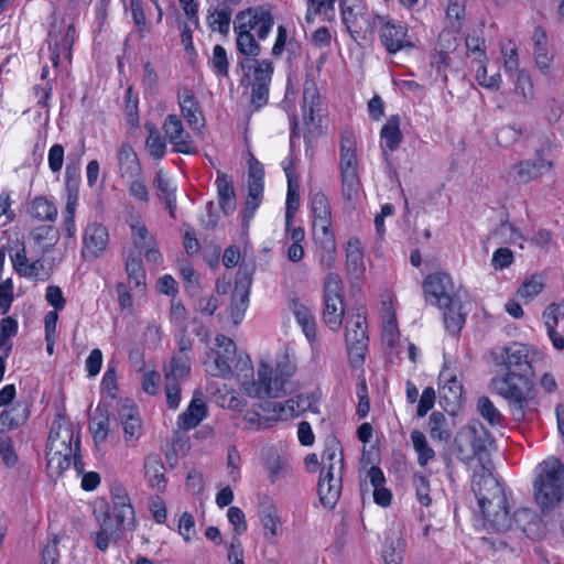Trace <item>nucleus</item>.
Segmentation results:
<instances>
[{
  "label": "nucleus",
  "mask_w": 564,
  "mask_h": 564,
  "mask_svg": "<svg viewBox=\"0 0 564 564\" xmlns=\"http://www.w3.org/2000/svg\"><path fill=\"white\" fill-rule=\"evenodd\" d=\"M406 29L402 24H395L390 21L384 22L380 31V40L390 54L412 47V43L405 40Z\"/></svg>",
  "instance_id": "aec40b11"
},
{
  "label": "nucleus",
  "mask_w": 564,
  "mask_h": 564,
  "mask_svg": "<svg viewBox=\"0 0 564 564\" xmlns=\"http://www.w3.org/2000/svg\"><path fill=\"white\" fill-rule=\"evenodd\" d=\"M543 289V283L540 278L532 276L524 281L518 290L521 297H533L538 295Z\"/></svg>",
  "instance_id": "774afa93"
},
{
  "label": "nucleus",
  "mask_w": 564,
  "mask_h": 564,
  "mask_svg": "<svg viewBox=\"0 0 564 564\" xmlns=\"http://www.w3.org/2000/svg\"><path fill=\"white\" fill-rule=\"evenodd\" d=\"M108 245V231L99 224H89L84 232L82 256L85 260L97 259Z\"/></svg>",
  "instance_id": "2eb2a0df"
},
{
  "label": "nucleus",
  "mask_w": 564,
  "mask_h": 564,
  "mask_svg": "<svg viewBox=\"0 0 564 564\" xmlns=\"http://www.w3.org/2000/svg\"><path fill=\"white\" fill-rule=\"evenodd\" d=\"M267 468L269 470L271 481L274 482L288 471L289 466L280 456L273 455L267 459Z\"/></svg>",
  "instance_id": "69168bd1"
},
{
  "label": "nucleus",
  "mask_w": 564,
  "mask_h": 564,
  "mask_svg": "<svg viewBox=\"0 0 564 564\" xmlns=\"http://www.w3.org/2000/svg\"><path fill=\"white\" fill-rule=\"evenodd\" d=\"M405 543L403 539L392 533L386 538L382 557L386 564H400L403 561Z\"/></svg>",
  "instance_id": "4c0bfd02"
},
{
  "label": "nucleus",
  "mask_w": 564,
  "mask_h": 564,
  "mask_svg": "<svg viewBox=\"0 0 564 564\" xmlns=\"http://www.w3.org/2000/svg\"><path fill=\"white\" fill-rule=\"evenodd\" d=\"M133 22L137 26L140 37L147 32V19L140 0H130Z\"/></svg>",
  "instance_id": "0e129e2a"
},
{
  "label": "nucleus",
  "mask_w": 564,
  "mask_h": 564,
  "mask_svg": "<svg viewBox=\"0 0 564 564\" xmlns=\"http://www.w3.org/2000/svg\"><path fill=\"white\" fill-rule=\"evenodd\" d=\"M216 343L219 350L208 372L215 377H227L231 373L230 361L236 355V344L225 335H217Z\"/></svg>",
  "instance_id": "a211bd4d"
},
{
  "label": "nucleus",
  "mask_w": 564,
  "mask_h": 564,
  "mask_svg": "<svg viewBox=\"0 0 564 564\" xmlns=\"http://www.w3.org/2000/svg\"><path fill=\"white\" fill-rule=\"evenodd\" d=\"M207 415V406L200 393H195L187 409L180 414L177 426L183 431L196 427Z\"/></svg>",
  "instance_id": "4be33fe9"
},
{
  "label": "nucleus",
  "mask_w": 564,
  "mask_h": 564,
  "mask_svg": "<svg viewBox=\"0 0 564 564\" xmlns=\"http://www.w3.org/2000/svg\"><path fill=\"white\" fill-rule=\"evenodd\" d=\"M119 416L122 421L124 438L127 441L138 440L142 432V425L140 417L137 415L134 405L126 401V403L121 405Z\"/></svg>",
  "instance_id": "c756f323"
},
{
  "label": "nucleus",
  "mask_w": 564,
  "mask_h": 564,
  "mask_svg": "<svg viewBox=\"0 0 564 564\" xmlns=\"http://www.w3.org/2000/svg\"><path fill=\"white\" fill-rule=\"evenodd\" d=\"M207 23L213 31H218L223 35H227L229 33L230 21L227 13H219L214 11H208Z\"/></svg>",
  "instance_id": "052dcab7"
},
{
  "label": "nucleus",
  "mask_w": 564,
  "mask_h": 564,
  "mask_svg": "<svg viewBox=\"0 0 564 564\" xmlns=\"http://www.w3.org/2000/svg\"><path fill=\"white\" fill-rule=\"evenodd\" d=\"M163 131L170 142L186 134L182 120L176 115H169L163 123Z\"/></svg>",
  "instance_id": "4d7b16f0"
},
{
  "label": "nucleus",
  "mask_w": 564,
  "mask_h": 564,
  "mask_svg": "<svg viewBox=\"0 0 564 564\" xmlns=\"http://www.w3.org/2000/svg\"><path fill=\"white\" fill-rule=\"evenodd\" d=\"M72 456L73 455H63V456H52L46 457L47 459V469L50 471V475L53 476H61L62 473L69 468L72 464Z\"/></svg>",
  "instance_id": "e2e57ef3"
},
{
  "label": "nucleus",
  "mask_w": 564,
  "mask_h": 564,
  "mask_svg": "<svg viewBox=\"0 0 564 564\" xmlns=\"http://www.w3.org/2000/svg\"><path fill=\"white\" fill-rule=\"evenodd\" d=\"M263 196V182H248V196L243 213V221L248 223L254 215Z\"/></svg>",
  "instance_id": "37998d69"
},
{
  "label": "nucleus",
  "mask_w": 564,
  "mask_h": 564,
  "mask_svg": "<svg viewBox=\"0 0 564 564\" xmlns=\"http://www.w3.org/2000/svg\"><path fill=\"white\" fill-rule=\"evenodd\" d=\"M312 213L314 215L313 231L330 228V207L322 192L312 196Z\"/></svg>",
  "instance_id": "7c9ffc66"
},
{
  "label": "nucleus",
  "mask_w": 564,
  "mask_h": 564,
  "mask_svg": "<svg viewBox=\"0 0 564 564\" xmlns=\"http://www.w3.org/2000/svg\"><path fill=\"white\" fill-rule=\"evenodd\" d=\"M551 167L552 162L536 158L534 160L521 161L514 169L519 180L527 183L546 173Z\"/></svg>",
  "instance_id": "2f4dec72"
},
{
  "label": "nucleus",
  "mask_w": 564,
  "mask_h": 564,
  "mask_svg": "<svg viewBox=\"0 0 564 564\" xmlns=\"http://www.w3.org/2000/svg\"><path fill=\"white\" fill-rule=\"evenodd\" d=\"M229 522L234 525L237 535H241L247 531V522L245 513L238 507H230L227 512Z\"/></svg>",
  "instance_id": "338daca9"
},
{
  "label": "nucleus",
  "mask_w": 564,
  "mask_h": 564,
  "mask_svg": "<svg viewBox=\"0 0 564 564\" xmlns=\"http://www.w3.org/2000/svg\"><path fill=\"white\" fill-rule=\"evenodd\" d=\"M347 270L359 276L364 270V252L359 239L351 238L348 241L346 251Z\"/></svg>",
  "instance_id": "ea45409f"
},
{
  "label": "nucleus",
  "mask_w": 564,
  "mask_h": 564,
  "mask_svg": "<svg viewBox=\"0 0 564 564\" xmlns=\"http://www.w3.org/2000/svg\"><path fill=\"white\" fill-rule=\"evenodd\" d=\"M343 195L345 199L351 200L357 197L360 191V181L357 171L341 172Z\"/></svg>",
  "instance_id": "6e6d98bb"
},
{
  "label": "nucleus",
  "mask_w": 564,
  "mask_h": 564,
  "mask_svg": "<svg viewBox=\"0 0 564 564\" xmlns=\"http://www.w3.org/2000/svg\"><path fill=\"white\" fill-rule=\"evenodd\" d=\"M490 384L492 391L508 402L513 419L524 420L532 392L530 375L510 371L503 376L494 377Z\"/></svg>",
  "instance_id": "f257e3e1"
},
{
  "label": "nucleus",
  "mask_w": 564,
  "mask_h": 564,
  "mask_svg": "<svg viewBox=\"0 0 564 564\" xmlns=\"http://www.w3.org/2000/svg\"><path fill=\"white\" fill-rule=\"evenodd\" d=\"M429 433L433 440L440 442H449L452 438V429L446 416L438 411H434L429 417Z\"/></svg>",
  "instance_id": "e433bc0d"
},
{
  "label": "nucleus",
  "mask_w": 564,
  "mask_h": 564,
  "mask_svg": "<svg viewBox=\"0 0 564 564\" xmlns=\"http://www.w3.org/2000/svg\"><path fill=\"white\" fill-rule=\"evenodd\" d=\"M424 292L426 300L440 308L444 304L459 299L454 291V284L451 276L444 272L429 274L424 281Z\"/></svg>",
  "instance_id": "9d476101"
},
{
  "label": "nucleus",
  "mask_w": 564,
  "mask_h": 564,
  "mask_svg": "<svg viewBox=\"0 0 564 564\" xmlns=\"http://www.w3.org/2000/svg\"><path fill=\"white\" fill-rule=\"evenodd\" d=\"M32 235L37 243L43 245L45 251L54 247L59 237L57 228L52 225L40 226L34 229Z\"/></svg>",
  "instance_id": "8fccbe9b"
},
{
  "label": "nucleus",
  "mask_w": 564,
  "mask_h": 564,
  "mask_svg": "<svg viewBox=\"0 0 564 564\" xmlns=\"http://www.w3.org/2000/svg\"><path fill=\"white\" fill-rule=\"evenodd\" d=\"M273 74V64L269 59L257 62L252 79L246 82V86L251 87L250 102L253 110H259L268 104L269 86Z\"/></svg>",
  "instance_id": "1a4fd4ad"
},
{
  "label": "nucleus",
  "mask_w": 564,
  "mask_h": 564,
  "mask_svg": "<svg viewBox=\"0 0 564 564\" xmlns=\"http://www.w3.org/2000/svg\"><path fill=\"white\" fill-rule=\"evenodd\" d=\"M303 121L306 126L321 127L322 108L319 91L314 83H305L303 89Z\"/></svg>",
  "instance_id": "f3484780"
},
{
  "label": "nucleus",
  "mask_w": 564,
  "mask_h": 564,
  "mask_svg": "<svg viewBox=\"0 0 564 564\" xmlns=\"http://www.w3.org/2000/svg\"><path fill=\"white\" fill-rule=\"evenodd\" d=\"M118 165L122 178L133 180L141 175L138 156L129 143H123L118 150Z\"/></svg>",
  "instance_id": "b1692460"
},
{
  "label": "nucleus",
  "mask_w": 564,
  "mask_h": 564,
  "mask_svg": "<svg viewBox=\"0 0 564 564\" xmlns=\"http://www.w3.org/2000/svg\"><path fill=\"white\" fill-rule=\"evenodd\" d=\"M258 514L263 529L267 531L265 535L270 534V538L276 536L280 519L276 507L268 497L261 499Z\"/></svg>",
  "instance_id": "72a5a7b5"
},
{
  "label": "nucleus",
  "mask_w": 564,
  "mask_h": 564,
  "mask_svg": "<svg viewBox=\"0 0 564 564\" xmlns=\"http://www.w3.org/2000/svg\"><path fill=\"white\" fill-rule=\"evenodd\" d=\"M345 328L349 364L352 368H359L365 362V354L369 341L366 312L358 311L356 315L348 317Z\"/></svg>",
  "instance_id": "423d86ee"
},
{
  "label": "nucleus",
  "mask_w": 564,
  "mask_h": 564,
  "mask_svg": "<svg viewBox=\"0 0 564 564\" xmlns=\"http://www.w3.org/2000/svg\"><path fill=\"white\" fill-rule=\"evenodd\" d=\"M451 361L445 360L438 376L440 398L447 404L458 405L463 397V384L449 367Z\"/></svg>",
  "instance_id": "6ab92c4d"
},
{
  "label": "nucleus",
  "mask_w": 564,
  "mask_h": 564,
  "mask_svg": "<svg viewBox=\"0 0 564 564\" xmlns=\"http://www.w3.org/2000/svg\"><path fill=\"white\" fill-rule=\"evenodd\" d=\"M296 369L293 358L284 352L278 357L275 369L269 364L260 362L258 380L253 383L258 398H280L285 393V384Z\"/></svg>",
  "instance_id": "7ed1b4c3"
},
{
  "label": "nucleus",
  "mask_w": 564,
  "mask_h": 564,
  "mask_svg": "<svg viewBox=\"0 0 564 564\" xmlns=\"http://www.w3.org/2000/svg\"><path fill=\"white\" fill-rule=\"evenodd\" d=\"M178 105L183 117L188 126L193 129L198 128V115H202L199 104L194 93L186 87H182L177 91Z\"/></svg>",
  "instance_id": "bb28decb"
},
{
  "label": "nucleus",
  "mask_w": 564,
  "mask_h": 564,
  "mask_svg": "<svg viewBox=\"0 0 564 564\" xmlns=\"http://www.w3.org/2000/svg\"><path fill=\"white\" fill-rule=\"evenodd\" d=\"M253 270L254 269L252 265H249L246 263H242L239 267V270L236 274L234 291H237V292L246 291V292L250 293V285L252 282Z\"/></svg>",
  "instance_id": "13d9d810"
},
{
  "label": "nucleus",
  "mask_w": 564,
  "mask_h": 564,
  "mask_svg": "<svg viewBox=\"0 0 564 564\" xmlns=\"http://www.w3.org/2000/svg\"><path fill=\"white\" fill-rule=\"evenodd\" d=\"M477 410L479 414L491 425H500L503 416L494 405L488 397H480L477 401Z\"/></svg>",
  "instance_id": "3c124183"
},
{
  "label": "nucleus",
  "mask_w": 564,
  "mask_h": 564,
  "mask_svg": "<svg viewBox=\"0 0 564 564\" xmlns=\"http://www.w3.org/2000/svg\"><path fill=\"white\" fill-rule=\"evenodd\" d=\"M411 441L415 452L417 453V463L424 467L435 457L434 449L429 445L426 436L421 431L411 432Z\"/></svg>",
  "instance_id": "c03bdc74"
},
{
  "label": "nucleus",
  "mask_w": 564,
  "mask_h": 564,
  "mask_svg": "<svg viewBox=\"0 0 564 564\" xmlns=\"http://www.w3.org/2000/svg\"><path fill=\"white\" fill-rule=\"evenodd\" d=\"M292 311L297 322L302 325L306 336L310 337V333H314V321L310 310L303 304L293 302Z\"/></svg>",
  "instance_id": "bf43d9fd"
},
{
  "label": "nucleus",
  "mask_w": 564,
  "mask_h": 564,
  "mask_svg": "<svg viewBox=\"0 0 564 564\" xmlns=\"http://www.w3.org/2000/svg\"><path fill=\"white\" fill-rule=\"evenodd\" d=\"M234 31L237 34L236 45L239 53L243 56L258 57L261 53V47L251 33V26L239 23V25L234 26Z\"/></svg>",
  "instance_id": "c85d7f7f"
},
{
  "label": "nucleus",
  "mask_w": 564,
  "mask_h": 564,
  "mask_svg": "<svg viewBox=\"0 0 564 564\" xmlns=\"http://www.w3.org/2000/svg\"><path fill=\"white\" fill-rule=\"evenodd\" d=\"M381 138L386 148L395 151L402 142V133L400 131V118L397 115L390 116L387 123L381 129Z\"/></svg>",
  "instance_id": "58836bf2"
},
{
  "label": "nucleus",
  "mask_w": 564,
  "mask_h": 564,
  "mask_svg": "<svg viewBox=\"0 0 564 564\" xmlns=\"http://www.w3.org/2000/svg\"><path fill=\"white\" fill-rule=\"evenodd\" d=\"M344 459H338L337 473H333V466H328V471H322L317 485V494L321 503L327 508L333 509L341 494V477H343Z\"/></svg>",
  "instance_id": "9b49d317"
},
{
  "label": "nucleus",
  "mask_w": 564,
  "mask_h": 564,
  "mask_svg": "<svg viewBox=\"0 0 564 564\" xmlns=\"http://www.w3.org/2000/svg\"><path fill=\"white\" fill-rule=\"evenodd\" d=\"M345 314L343 284L338 274L329 273L324 284L323 321L332 330H338Z\"/></svg>",
  "instance_id": "0eeeda50"
},
{
  "label": "nucleus",
  "mask_w": 564,
  "mask_h": 564,
  "mask_svg": "<svg viewBox=\"0 0 564 564\" xmlns=\"http://www.w3.org/2000/svg\"><path fill=\"white\" fill-rule=\"evenodd\" d=\"M343 458V451L339 448L338 442L336 438H329L327 440L326 447L322 455V464H323V470L322 471H328V466H333V473H337L336 465H338V459Z\"/></svg>",
  "instance_id": "09e8293b"
},
{
  "label": "nucleus",
  "mask_w": 564,
  "mask_h": 564,
  "mask_svg": "<svg viewBox=\"0 0 564 564\" xmlns=\"http://www.w3.org/2000/svg\"><path fill=\"white\" fill-rule=\"evenodd\" d=\"M126 271L130 283H133L135 288L145 285V272L140 258H129L126 261Z\"/></svg>",
  "instance_id": "864d4df0"
},
{
  "label": "nucleus",
  "mask_w": 564,
  "mask_h": 564,
  "mask_svg": "<svg viewBox=\"0 0 564 564\" xmlns=\"http://www.w3.org/2000/svg\"><path fill=\"white\" fill-rule=\"evenodd\" d=\"M249 292L234 291L231 295V318L237 325L243 318L245 312L248 307Z\"/></svg>",
  "instance_id": "5fc2aeb1"
},
{
  "label": "nucleus",
  "mask_w": 564,
  "mask_h": 564,
  "mask_svg": "<svg viewBox=\"0 0 564 564\" xmlns=\"http://www.w3.org/2000/svg\"><path fill=\"white\" fill-rule=\"evenodd\" d=\"M528 357V348L522 344L513 343L508 347L501 348L500 355L496 357V360H501V364L506 366L507 372H523L531 376L532 366Z\"/></svg>",
  "instance_id": "dca6fc26"
},
{
  "label": "nucleus",
  "mask_w": 564,
  "mask_h": 564,
  "mask_svg": "<svg viewBox=\"0 0 564 564\" xmlns=\"http://www.w3.org/2000/svg\"><path fill=\"white\" fill-rule=\"evenodd\" d=\"M564 496V465L558 458L550 457L541 464V471L534 481V498L543 513L551 511Z\"/></svg>",
  "instance_id": "f03ea898"
},
{
  "label": "nucleus",
  "mask_w": 564,
  "mask_h": 564,
  "mask_svg": "<svg viewBox=\"0 0 564 564\" xmlns=\"http://www.w3.org/2000/svg\"><path fill=\"white\" fill-rule=\"evenodd\" d=\"M132 524L133 523L119 522L117 513H113L112 516L108 509H106L102 512L101 518H99L100 530H102L104 533H108L110 536H112L113 542H117L121 539V528L130 527Z\"/></svg>",
  "instance_id": "49530a36"
},
{
  "label": "nucleus",
  "mask_w": 564,
  "mask_h": 564,
  "mask_svg": "<svg viewBox=\"0 0 564 564\" xmlns=\"http://www.w3.org/2000/svg\"><path fill=\"white\" fill-rule=\"evenodd\" d=\"M48 45L52 50L51 59L53 65L57 66L61 53L64 51L70 52L72 50L75 39L73 24L65 25L63 20H54L48 32Z\"/></svg>",
  "instance_id": "4468645a"
},
{
  "label": "nucleus",
  "mask_w": 564,
  "mask_h": 564,
  "mask_svg": "<svg viewBox=\"0 0 564 564\" xmlns=\"http://www.w3.org/2000/svg\"><path fill=\"white\" fill-rule=\"evenodd\" d=\"M314 398L312 395L299 394L295 398H291L285 403L273 402V412L276 413L280 419H288L295 415H300L308 409H312Z\"/></svg>",
  "instance_id": "5701e85b"
},
{
  "label": "nucleus",
  "mask_w": 564,
  "mask_h": 564,
  "mask_svg": "<svg viewBox=\"0 0 564 564\" xmlns=\"http://www.w3.org/2000/svg\"><path fill=\"white\" fill-rule=\"evenodd\" d=\"M215 184L220 208L226 215L232 213L237 205L232 182L225 173L218 171Z\"/></svg>",
  "instance_id": "cd10ccee"
},
{
  "label": "nucleus",
  "mask_w": 564,
  "mask_h": 564,
  "mask_svg": "<svg viewBox=\"0 0 564 564\" xmlns=\"http://www.w3.org/2000/svg\"><path fill=\"white\" fill-rule=\"evenodd\" d=\"M164 473L165 467L162 463L160 455H148L144 460V475L149 486L159 492H162L166 486Z\"/></svg>",
  "instance_id": "393cba45"
},
{
  "label": "nucleus",
  "mask_w": 564,
  "mask_h": 564,
  "mask_svg": "<svg viewBox=\"0 0 564 564\" xmlns=\"http://www.w3.org/2000/svg\"><path fill=\"white\" fill-rule=\"evenodd\" d=\"M110 494L113 501V513H117L118 521L133 523L134 510L124 487L116 484L111 487Z\"/></svg>",
  "instance_id": "a878e982"
},
{
  "label": "nucleus",
  "mask_w": 564,
  "mask_h": 564,
  "mask_svg": "<svg viewBox=\"0 0 564 564\" xmlns=\"http://www.w3.org/2000/svg\"><path fill=\"white\" fill-rule=\"evenodd\" d=\"M314 239L318 246L317 253L322 267L329 270L336 261V241L330 228L314 230Z\"/></svg>",
  "instance_id": "412c9836"
},
{
  "label": "nucleus",
  "mask_w": 564,
  "mask_h": 564,
  "mask_svg": "<svg viewBox=\"0 0 564 564\" xmlns=\"http://www.w3.org/2000/svg\"><path fill=\"white\" fill-rule=\"evenodd\" d=\"M149 135L145 140V149L148 153L155 160H160L165 155L166 144L160 135L159 130L153 123H145Z\"/></svg>",
  "instance_id": "a18cd8bd"
},
{
  "label": "nucleus",
  "mask_w": 564,
  "mask_h": 564,
  "mask_svg": "<svg viewBox=\"0 0 564 564\" xmlns=\"http://www.w3.org/2000/svg\"><path fill=\"white\" fill-rule=\"evenodd\" d=\"M340 15L344 25L354 40L361 33H372L382 18L368 8L360 0H339Z\"/></svg>",
  "instance_id": "39448f33"
},
{
  "label": "nucleus",
  "mask_w": 564,
  "mask_h": 564,
  "mask_svg": "<svg viewBox=\"0 0 564 564\" xmlns=\"http://www.w3.org/2000/svg\"><path fill=\"white\" fill-rule=\"evenodd\" d=\"M444 324L445 328L452 334L457 335L465 324V314L462 313V301L457 299L449 304H444Z\"/></svg>",
  "instance_id": "c9c22d12"
},
{
  "label": "nucleus",
  "mask_w": 564,
  "mask_h": 564,
  "mask_svg": "<svg viewBox=\"0 0 564 564\" xmlns=\"http://www.w3.org/2000/svg\"><path fill=\"white\" fill-rule=\"evenodd\" d=\"M215 74L217 76L226 77L229 73V61L226 50L217 44L214 46L213 56L209 61Z\"/></svg>",
  "instance_id": "603ef678"
},
{
  "label": "nucleus",
  "mask_w": 564,
  "mask_h": 564,
  "mask_svg": "<svg viewBox=\"0 0 564 564\" xmlns=\"http://www.w3.org/2000/svg\"><path fill=\"white\" fill-rule=\"evenodd\" d=\"M300 185L299 182L290 181L288 184V194L285 203V228H290L293 224L295 213L300 206Z\"/></svg>",
  "instance_id": "de8ad7c7"
},
{
  "label": "nucleus",
  "mask_w": 564,
  "mask_h": 564,
  "mask_svg": "<svg viewBox=\"0 0 564 564\" xmlns=\"http://www.w3.org/2000/svg\"><path fill=\"white\" fill-rule=\"evenodd\" d=\"M191 365L187 355H174L164 367L165 382L181 384L189 376Z\"/></svg>",
  "instance_id": "473e14b6"
},
{
  "label": "nucleus",
  "mask_w": 564,
  "mask_h": 564,
  "mask_svg": "<svg viewBox=\"0 0 564 564\" xmlns=\"http://www.w3.org/2000/svg\"><path fill=\"white\" fill-rule=\"evenodd\" d=\"M74 438L72 424L63 415H58L52 424L48 440L73 445Z\"/></svg>",
  "instance_id": "79ce46f5"
},
{
  "label": "nucleus",
  "mask_w": 564,
  "mask_h": 564,
  "mask_svg": "<svg viewBox=\"0 0 564 564\" xmlns=\"http://www.w3.org/2000/svg\"><path fill=\"white\" fill-rule=\"evenodd\" d=\"M239 23L250 25L251 30H256L258 37L264 40L274 24V19L268 7L258 6L239 11L235 17L234 26Z\"/></svg>",
  "instance_id": "f8f14e48"
},
{
  "label": "nucleus",
  "mask_w": 564,
  "mask_h": 564,
  "mask_svg": "<svg viewBox=\"0 0 564 564\" xmlns=\"http://www.w3.org/2000/svg\"><path fill=\"white\" fill-rule=\"evenodd\" d=\"M30 215L41 221H53L57 216V208L46 197L39 196L31 203Z\"/></svg>",
  "instance_id": "a19ab883"
},
{
  "label": "nucleus",
  "mask_w": 564,
  "mask_h": 564,
  "mask_svg": "<svg viewBox=\"0 0 564 564\" xmlns=\"http://www.w3.org/2000/svg\"><path fill=\"white\" fill-rule=\"evenodd\" d=\"M413 485L419 501L425 507L430 506L432 499L430 497V484L427 478L421 474H415Z\"/></svg>",
  "instance_id": "680f3d73"
},
{
  "label": "nucleus",
  "mask_w": 564,
  "mask_h": 564,
  "mask_svg": "<svg viewBox=\"0 0 564 564\" xmlns=\"http://www.w3.org/2000/svg\"><path fill=\"white\" fill-rule=\"evenodd\" d=\"M488 505V508L485 505L479 506L482 516V528L490 533L503 534L508 532L512 527L508 499L506 503H499V506L496 502Z\"/></svg>",
  "instance_id": "ddd939ff"
},
{
  "label": "nucleus",
  "mask_w": 564,
  "mask_h": 564,
  "mask_svg": "<svg viewBox=\"0 0 564 564\" xmlns=\"http://www.w3.org/2000/svg\"><path fill=\"white\" fill-rule=\"evenodd\" d=\"M473 491L479 506L489 507L490 502L506 503L507 496L503 487L494 476L490 468L481 465L479 470H475L473 477Z\"/></svg>",
  "instance_id": "6e6552de"
},
{
  "label": "nucleus",
  "mask_w": 564,
  "mask_h": 564,
  "mask_svg": "<svg viewBox=\"0 0 564 564\" xmlns=\"http://www.w3.org/2000/svg\"><path fill=\"white\" fill-rule=\"evenodd\" d=\"M492 443L494 438L479 421H471L463 426L454 440L457 457L464 464L478 458L480 466L486 465L485 459Z\"/></svg>",
  "instance_id": "20e7f679"
},
{
  "label": "nucleus",
  "mask_w": 564,
  "mask_h": 564,
  "mask_svg": "<svg viewBox=\"0 0 564 564\" xmlns=\"http://www.w3.org/2000/svg\"><path fill=\"white\" fill-rule=\"evenodd\" d=\"M89 431L96 444L106 441L109 432V414L105 406L98 405L90 416Z\"/></svg>",
  "instance_id": "f704fd0d"
}]
</instances>
